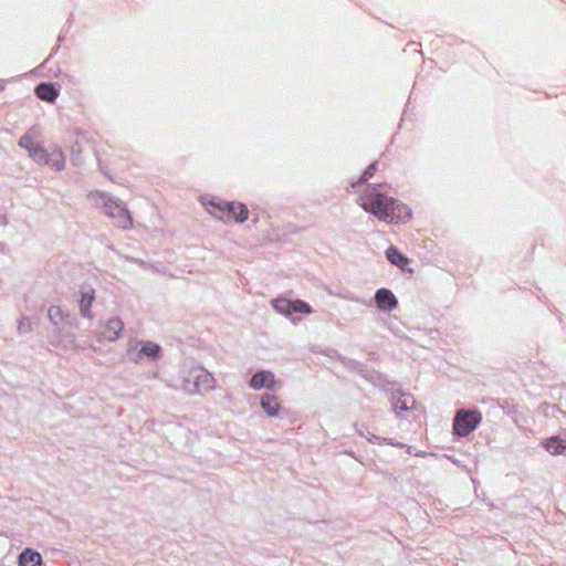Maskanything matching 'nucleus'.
Here are the masks:
<instances>
[{
  "mask_svg": "<svg viewBox=\"0 0 566 566\" xmlns=\"http://www.w3.org/2000/svg\"><path fill=\"white\" fill-rule=\"evenodd\" d=\"M359 206L377 219L390 223H405L411 219V210L405 203L378 192L375 188L367 189L358 198Z\"/></svg>",
  "mask_w": 566,
  "mask_h": 566,
  "instance_id": "obj_1",
  "label": "nucleus"
},
{
  "mask_svg": "<svg viewBox=\"0 0 566 566\" xmlns=\"http://www.w3.org/2000/svg\"><path fill=\"white\" fill-rule=\"evenodd\" d=\"M87 198L96 208L102 209L116 227L124 230L132 228L130 213L122 200L103 191H92L87 195Z\"/></svg>",
  "mask_w": 566,
  "mask_h": 566,
  "instance_id": "obj_2",
  "label": "nucleus"
},
{
  "mask_svg": "<svg viewBox=\"0 0 566 566\" xmlns=\"http://www.w3.org/2000/svg\"><path fill=\"white\" fill-rule=\"evenodd\" d=\"M181 389L188 395H206L216 388V379L205 367L185 364L180 370Z\"/></svg>",
  "mask_w": 566,
  "mask_h": 566,
  "instance_id": "obj_3",
  "label": "nucleus"
},
{
  "mask_svg": "<svg viewBox=\"0 0 566 566\" xmlns=\"http://www.w3.org/2000/svg\"><path fill=\"white\" fill-rule=\"evenodd\" d=\"M208 212L220 220L232 219L237 223H242L249 218V210L245 205L234 201H207L203 202Z\"/></svg>",
  "mask_w": 566,
  "mask_h": 566,
  "instance_id": "obj_4",
  "label": "nucleus"
},
{
  "mask_svg": "<svg viewBox=\"0 0 566 566\" xmlns=\"http://www.w3.org/2000/svg\"><path fill=\"white\" fill-rule=\"evenodd\" d=\"M482 420L481 412L476 410H459L453 420V432L459 437H467Z\"/></svg>",
  "mask_w": 566,
  "mask_h": 566,
  "instance_id": "obj_5",
  "label": "nucleus"
},
{
  "mask_svg": "<svg viewBox=\"0 0 566 566\" xmlns=\"http://www.w3.org/2000/svg\"><path fill=\"white\" fill-rule=\"evenodd\" d=\"M248 385L254 391L266 390L270 392L282 388V382L275 377L273 371L268 369L253 374Z\"/></svg>",
  "mask_w": 566,
  "mask_h": 566,
  "instance_id": "obj_6",
  "label": "nucleus"
},
{
  "mask_svg": "<svg viewBox=\"0 0 566 566\" xmlns=\"http://www.w3.org/2000/svg\"><path fill=\"white\" fill-rule=\"evenodd\" d=\"M123 331L124 322L117 316H112L99 323L96 339L98 343H114L119 339Z\"/></svg>",
  "mask_w": 566,
  "mask_h": 566,
  "instance_id": "obj_7",
  "label": "nucleus"
},
{
  "mask_svg": "<svg viewBox=\"0 0 566 566\" xmlns=\"http://www.w3.org/2000/svg\"><path fill=\"white\" fill-rule=\"evenodd\" d=\"M273 308L282 314L290 316L293 313L311 314L313 313L312 307L308 303L302 300H287V298H275L272 301Z\"/></svg>",
  "mask_w": 566,
  "mask_h": 566,
  "instance_id": "obj_8",
  "label": "nucleus"
},
{
  "mask_svg": "<svg viewBox=\"0 0 566 566\" xmlns=\"http://www.w3.org/2000/svg\"><path fill=\"white\" fill-rule=\"evenodd\" d=\"M41 158H36L35 163L48 166L50 169L60 171L65 167V156L63 150L57 146L42 148Z\"/></svg>",
  "mask_w": 566,
  "mask_h": 566,
  "instance_id": "obj_9",
  "label": "nucleus"
},
{
  "mask_svg": "<svg viewBox=\"0 0 566 566\" xmlns=\"http://www.w3.org/2000/svg\"><path fill=\"white\" fill-rule=\"evenodd\" d=\"M259 402L262 412L268 418L277 419L282 417L283 403L279 396L265 392L260 396Z\"/></svg>",
  "mask_w": 566,
  "mask_h": 566,
  "instance_id": "obj_10",
  "label": "nucleus"
},
{
  "mask_svg": "<svg viewBox=\"0 0 566 566\" xmlns=\"http://www.w3.org/2000/svg\"><path fill=\"white\" fill-rule=\"evenodd\" d=\"M391 403L394 411L400 417H402L403 411H411L417 406V402L412 395L400 390L392 392Z\"/></svg>",
  "mask_w": 566,
  "mask_h": 566,
  "instance_id": "obj_11",
  "label": "nucleus"
},
{
  "mask_svg": "<svg viewBox=\"0 0 566 566\" xmlns=\"http://www.w3.org/2000/svg\"><path fill=\"white\" fill-rule=\"evenodd\" d=\"M95 290L91 286H83L78 292V310L83 317L93 318L91 311L92 304L95 301Z\"/></svg>",
  "mask_w": 566,
  "mask_h": 566,
  "instance_id": "obj_12",
  "label": "nucleus"
},
{
  "mask_svg": "<svg viewBox=\"0 0 566 566\" xmlns=\"http://www.w3.org/2000/svg\"><path fill=\"white\" fill-rule=\"evenodd\" d=\"M541 444L552 455H566V434L545 438Z\"/></svg>",
  "mask_w": 566,
  "mask_h": 566,
  "instance_id": "obj_13",
  "label": "nucleus"
},
{
  "mask_svg": "<svg viewBox=\"0 0 566 566\" xmlns=\"http://www.w3.org/2000/svg\"><path fill=\"white\" fill-rule=\"evenodd\" d=\"M19 146L28 151L32 160L35 161L36 158H41L43 146L34 139L32 132L24 134L19 139Z\"/></svg>",
  "mask_w": 566,
  "mask_h": 566,
  "instance_id": "obj_14",
  "label": "nucleus"
},
{
  "mask_svg": "<svg viewBox=\"0 0 566 566\" xmlns=\"http://www.w3.org/2000/svg\"><path fill=\"white\" fill-rule=\"evenodd\" d=\"M375 301L378 308L381 311L390 312L398 305L395 294L387 289H379L375 294Z\"/></svg>",
  "mask_w": 566,
  "mask_h": 566,
  "instance_id": "obj_15",
  "label": "nucleus"
},
{
  "mask_svg": "<svg viewBox=\"0 0 566 566\" xmlns=\"http://www.w3.org/2000/svg\"><path fill=\"white\" fill-rule=\"evenodd\" d=\"M139 353L142 354L143 363L147 360H157L161 356V347L154 342L150 340H139Z\"/></svg>",
  "mask_w": 566,
  "mask_h": 566,
  "instance_id": "obj_16",
  "label": "nucleus"
},
{
  "mask_svg": "<svg viewBox=\"0 0 566 566\" xmlns=\"http://www.w3.org/2000/svg\"><path fill=\"white\" fill-rule=\"evenodd\" d=\"M40 553L32 548H25L19 556V566H41Z\"/></svg>",
  "mask_w": 566,
  "mask_h": 566,
  "instance_id": "obj_17",
  "label": "nucleus"
},
{
  "mask_svg": "<svg viewBox=\"0 0 566 566\" xmlns=\"http://www.w3.org/2000/svg\"><path fill=\"white\" fill-rule=\"evenodd\" d=\"M36 96L46 102H53L56 96L57 92L51 84L42 83L40 84L35 90Z\"/></svg>",
  "mask_w": 566,
  "mask_h": 566,
  "instance_id": "obj_18",
  "label": "nucleus"
},
{
  "mask_svg": "<svg viewBox=\"0 0 566 566\" xmlns=\"http://www.w3.org/2000/svg\"><path fill=\"white\" fill-rule=\"evenodd\" d=\"M139 346H140V343H139V340H136V339H130L127 343L126 356L130 361H133L135 364H143L142 354L139 353Z\"/></svg>",
  "mask_w": 566,
  "mask_h": 566,
  "instance_id": "obj_19",
  "label": "nucleus"
},
{
  "mask_svg": "<svg viewBox=\"0 0 566 566\" xmlns=\"http://www.w3.org/2000/svg\"><path fill=\"white\" fill-rule=\"evenodd\" d=\"M387 259L395 265L403 269L408 264V259L397 249L389 248L386 252Z\"/></svg>",
  "mask_w": 566,
  "mask_h": 566,
  "instance_id": "obj_20",
  "label": "nucleus"
},
{
  "mask_svg": "<svg viewBox=\"0 0 566 566\" xmlns=\"http://www.w3.org/2000/svg\"><path fill=\"white\" fill-rule=\"evenodd\" d=\"M48 317L54 325H59L64 321L65 315L61 306L52 305L48 310Z\"/></svg>",
  "mask_w": 566,
  "mask_h": 566,
  "instance_id": "obj_21",
  "label": "nucleus"
},
{
  "mask_svg": "<svg viewBox=\"0 0 566 566\" xmlns=\"http://www.w3.org/2000/svg\"><path fill=\"white\" fill-rule=\"evenodd\" d=\"M360 434L364 436L371 443H377V444L388 443L391 446L403 447V443L395 442L392 439L380 438V437L375 436L369 432L367 434H364V433H360Z\"/></svg>",
  "mask_w": 566,
  "mask_h": 566,
  "instance_id": "obj_22",
  "label": "nucleus"
},
{
  "mask_svg": "<svg viewBox=\"0 0 566 566\" xmlns=\"http://www.w3.org/2000/svg\"><path fill=\"white\" fill-rule=\"evenodd\" d=\"M31 331V323L29 318L24 317L22 318L18 324V332L20 334H25Z\"/></svg>",
  "mask_w": 566,
  "mask_h": 566,
  "instance_id": "obj_23",
  "label": "nucleus"
},
{
  "mask_svg": "<svg viewBox=\"0 0 566 566\" xmlns=\"http://www.w3.org/2000/svg\"><path fill=\"white\" fill-rule=\"evenodd\" d=\"M375 170H376V166H375V165H370V166H369V167L364 171V174H363V176H361V181H366V180H368V178H370V177L374 175Z\"/></svg>",
  "mask_w": 566,
  "mask_h": 566,
  "instance_id": "obj_24",
  "label": "nucleus"
},
{
  "mask_svg": "<svg viewBox=\"0 0 566 566\" xmlns=\"http://www.w3.org/2000/svg\"><path fill=\"white\" fill-rule=\"evenodd\" d=\"M405 447H406L407 452H408L409 454H413V455H416V457H420V458H423V457H426V454H427V453H426V452H423V451H415V449H413L411 446H405Z\"/></svg>",
  "mask_w": 566,
  "mask_h": 566,
  "instance_id": "obj_25",
  "label": "nucleus"
}]
</instances>
